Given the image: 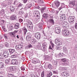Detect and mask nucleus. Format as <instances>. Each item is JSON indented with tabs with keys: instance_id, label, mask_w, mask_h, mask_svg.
Listing matches in <instances>:
<instances>
[{
	"instance_id": "6e6552de",
	"label": "nucleus",
	"mask_w": 77,
	"mask_h": 77,
	"mask_svg": "<svg viewBox=\"0 0 77 77\" xmlns=\"http://www.w3.org/2000/svg\"><path fill=\"white\" fill-rule=\"evenodd\" d=\"M23 47V44H21L19 45H18L16 46V48L17 49H21Z\"/></svg>"
},
{
	"instance_id": "37998d69",
	"label": "nucleus",
	"mask_w": 77,
	"mask_h": 77,
	"mask_svg": "<svg viewBox=\"0 0 77 77\" xmlns=\"http://www.w3.org/2000/svg\"><path fill=\"white\" fill-rule=\"evenodd\" d=\"M60 40H59L58 39H56L55 41V44L57 45H58V42Z\"/></svg>"
},
{
	"instance_id": "dca6fc26",
	"label": "nucleus",
	"mask_w": 77,
	"mask_h": 77,
	"mask_svg": "<svg viewBox=\"0 0 77 77\" xmlns=\"http://www.w3.org/2000/svg\"><path fill=\"white\" fill-rule=\"evenodd\" d=\"M18 56V54L17 52H15V54L11 56V58H15V57H17Z\"/></svg>"
},
{
	"instance_id": "13d9d810",
	"label": "nucleus",
	"mask_w": 77,
	"mask_h": 77,
	"mask_svg": "<svg viewBox=\"0 0 77 77\" xmlns=\"http://www.w3.org/2000/svg\"><path fill=\"white\" fill-rule=\"evenodd\" d=\"M75 29H76V30H77V22H76L75 23Z\"/></svg>"
},
{
	"instance_id": "864d4df0",
	"label": "nucleus",
	"mask_w": 77,
	"mask_h": 77,
	"mask_svg": "<svg viewBox=\"0 0 77 77\" xmlns=\"http://www.w3.org/2000/svg\"><path fill=\"white\" fill-rule=\"evenodd\" d=\"M38 2L39 3H40L41 4L44 3V2H43V0H38Z\"/></svg>"
},
{
	"instance_id": "bf43d9fd",
	"label": "nucleus",
	"mask_w": 77,
	"mask_h": 77,
	"mask_svg": "<svg viewBox=\"0 0 77 77\" xmlns=\"http://www.w3.org/2000/svg\"><path fill=\"white\" fill-rule=\"evenodd\" d=\"M4 36L5 39H8V37H7V35H6V34H4Z\"/></svg>"
},
{
	"instance_id": "4d7b16f0",
	"label": "nucleus",
	"mask_w": 77,
	"mask_h": 77,
	"mask_svg": "<svg viewBox=\"0 0 77 77\" xmlns=\"http://www.w3.org/2000/svg\"><path fill=\"white\" fill-rule=\"evenodd\" d=\"M21 70H23V71H24L25 70V68L24 66H22L21 67Z\"/></svg>"
},
{
	"instance_id": "4468645a",
	"label": "nucleus",
	"mask_w": 77,
	"mask_h": 77,
	"mask_svg": "<svg viewBox=\"0 0 77 77\" xmlns=\"http://www.w3.org/2000/svg\"><path fill=\"white\" fill-rule=\"evenodd\" d=\"M49 23L50 26H52L54 24V20L53 19H49Z\"/></svg>"
},
{
	"instance_id": "79ce46f5",
	"label": "nucleus",
	"mask_w": 77,
	"mask_h": 77,
	"mask_svg": "<svg viewBox=\"0 0 77 77\" xmlns=\"http://www.w3.org/2000/svg\"><path fill=\"white\" fill-rule=\"evenodd\" d=\"M29 26V27L30 29L31 30H33V25L32 26Z\"/></svg>"
},
{
	"instance_id": "b1692460",
	"label": "nucleus",
	"mask_w": 77,
	"mask_h": 77,
	"mask_svg": "<svg viewBox=\"0 0 77 77\" xmlns=\"http://www.w3.org/2000/svg\"><path fill=\"white\" fill-rule=\"evenodd\" d=\"M52 75V73L51 72H49L48 73V74L47 75V77H51V75Z\"/></svg>"
},
{
	"instance_id": "f8f14e48",
	"label": "nucleus",
	"mask_w": 77,
	"mask_h": 77,
	"mask_svg": "<svg viewBox=\"0 0 77 77\" xmlns=\"http://www.w3.org/2000/svg\"><path fill=\"white\" fill-rule=\"evenodd\" d=\"M40 14L39 12L38 11L35 10L33 12V15L35 16L39 15Z\"/></svg>"
},
{
	"instance_id": "f257e3e1",
	"label": "nucleus",
	"mask_w": 77,
	"mask_h": 77,
	"mask_svg": "<svg viewBox=\"0 0 77 77\" xmlns=\"http://www.w3.org/2000/svg\"><path fill=\"white\" fill-rule=\"evenodd\" d=\"M40 61L39 60L34 58L32 59V63L35 64V66H38L39 65Z\"/></svg>"
},
{
	"instance_id": "0e129e2a",
	"label": "nucleus",
	"mask_w": 77,
	"mask_h": 77,
	"mask_svg": "<svg viewBox=\"0 0 77 77\" xmlns=\"http://www.w3.org/2000/svg\"><path fill=\"white\" fill-rule=\"evenodd\" d=\"M36 16L38 19H40V16H39V15H37Z\"/></svg>"
},
{
	"instance_id": "1a4fd4ad",
	"label": "nucleus",
	"mask_w": 77,
	"mask_h": 77,
	"mask_svg": "<svg viewBox=\"0 0 77 77\" xmlns=\"http://www.w3.org/2000/svg\"><path fill=\"white\" fill-rule=\"evenodd\" d=\"M69 4V6L71 8H72L75 5V2L74 1L70 2Z\"/></svg>"
},
{
	"instance_id": "338daca9",
	"label": "nucleus",
	"mask_w": 77,
	"mask_h": 77,
	"mask_svg": "<svg viewBox=\"0 0 77 77\" xmlns=\"http://www.w3.org/2000/svg\"><path fill=\"white\" fill-rule=\"evenodd\" d=\"M58 63L57 62L55 61L54 63V65H57V64Z\"/></svg>"
},
{
	"instance_id": "3c124183",
	"label": "nucleus",
	"mask_w": 77,
	"mask_h": 77,
	"mask_svg": "<svg viewBox=\"0 0 77 77\" xmlns=\"http://www.w3.org/2000/svg\"><path fill=\"white\" fill-rule=\"evenodd\" d=\"M4 47V46L3 45H0V49L1 50Z\"/></svg>"
},
{
	"instance_id": "412c9836",
	"label": "nucleus",
	"mask_w": 77,
	"mask_h": 77,
	"mask_svg": "<svg viewBox=\"0 0 77 77\" xmlns=\"http://www.w3.org/2000/svg\"><path fill=\"white\" fill-rule=\"evenodd\" d=\"M61 61L62 62H63L64 63V65H67V63H66V61H67V60L66 59V58H63L61 59Z\"/></svg>"
},
{
	"instance_id": "bb28decb",
	"label": "nucleus",
	"mask_w": 77,
	"mask_h": 77,
	"mask_svg": "<svg viewBox=\"0 0 77 77\" xmlns=\"http://www.w3.org/2000/svg\"><path fill=\"white\" fill-rule=\"evenodd\" d=\"M63 73L65 77H68L69 75V74L67 73L66 72H63Z\"/></svg>"
},
{
	"instance_id": "4c0bfd02",
	"label": "nucleus",
	"mask_w": 77,
	"mask_h": 77,
	"mask_svg": "<svg viewBox=\"0 0 77 77\" xmlns=\"http://www.w3.org/2000/svg\"><path fill=\"white\" fill-rule=\"evenodd\" d=\"M31 42L32 44H36V41L35 40H31Z\"/></svg>"
},
{
	"instance_id": "2eb2a0df",
	"label": "nucleus",
	"mask_w": 77,
	"mask_h": 77,
	"mask_svg": "<svg viewBox=\"0 0 77 77\" xmlns=\"http://www.w3.org/2000/svg\"><path fill=\"white\" fill-rule=\"evenodd\" d=\"M54 4L55 5V6L57 7L58 8L59 6V5H60V2L59 1H56L55 2Z\"/></svg>"
},
{
	"instance_id": "20e7f679",
	"label": "nucleus",
	"mask_w": 77,
	"mask_h": 77,
	"mask_svg": "<svg viewBox=\"0 0 77 77\" xmlns=\"http://www.w3.org/2000/svg\"><path fill=\"white\" fill-rule=\"evenodd\" d=\"M9 55V53L8 51H5L4 52L3 56L5 58L8 57Z\"/></svg>"
},
{
	"instance_id": "2f4dec72",
	"label": "nucleus",
	"mask_w": 77,
	"mask_h": 77,
	"mask_svg": "<svg viewBox=\"0 0 77 77\" xmlns=\"http://www.w3.org/2000/svg\"><path fill=\"white\" fill-rule=\"evenodd\" d=\"M0 60L1 61H4V58H3V57L2 55H0Z\"/></svg>"
},
{
	"instance_id": "8fccbe9b",
	"label": "nucleus",
	"mask_w": 77,
	"mask_h": 77,
	"mask_svg": "<svg viewBox=\"0 0 77 77\" xmlns=\"http://www.w3.org/2000/svg\"><path fill=\"white\" fill-rule=\"evenodd\" d=\"M47 14H44L43 17V18H47Z\"/></svg>"
},
{
	"instance_id": "49530a36",
	"label": "nucleus",
	"mask_w": 77,
	"mask_h": 77,
	"mask_svg": "<svg viewBox=\"0 0 77 77\" xmlns=\"http://www.w3.org/2000/svg\"><path fill=\"white\" fill-rule=\"evenodd\" d=\"M59 69V70H61V71H63V70L64 68L62 67H60Z\"/></svg>"
},
{
	"instance_id": "473e14b6",
	"label": "nucleus",
	"mask_w": 77,
	"mask_h": 77,
	"mask_svg": "<svg viewBox=\"0 0 77 77\" xmlns=\"http://www.w3.org/2000/svg\"><path fill=\"white\" fill-rule=\"evenodd\" d=\"M37 48L39 50H41L42 49V48L41 47V45H39L37 46Z\"/></svg>"
},
{
	"instance_id": "9b49d317",
	"label": "nucleus",
	"mask_w": 77,
	"mask_h": 77,
	"mask_svg": "<svg viewBox=\"0 0 77 77\" xmlns=\"http://www.w3.org/2000/svg\"><path fill=\"white\" fill-rule=\"evenodd\" d=\"M18 61L17 60H12V63L13 65H17L18 64Z\"/></svg>"
},
{
	"instance_id": "6ab92c4d",
	"label": "nucleus",
	"mask_w": 77,
	"mask_h": 77,
	"mask_svg": "<svg viewBox=\"0 0 77 77\" xmlns=\"http://www.w3.org/2000/svg\"><path fill=\"white\" fill-rule=\"evenodd\" d=\"M8 50L11 54H12L14 53H15V51L14 49H8Z\"/></svg>"
},
{
	"instance_id": "ddd939ff",
	"label": "nucleus",
	"mask_w": 77,
	"mask_h": 77,
	"mask_svg": "<svg viewBox=\"0 0 77 77\" xmlns=\"http://www.w3.org/2000/svg\"><path fill=\"white\" fill-rule=\"evenodd\" d=\"M35 37L38 39H39L41 38V35L38 34V33H36L35 34Z\"/></svg>"
},
{
	"instance_id": "72a5a7b5",
	"label": "nucleus",
	"mask_w": 77,
	"mask_h": 77,
	"mask_svg": "<svg viewBox=\"0 0 77 77\" xmlns=\"http://www.w3.org/2000/svg\"><path fill=\"white\" fill-rule=\"evenodd\" d=\"M52 12L53 13H55L56 15H57V14H58V13H59V11H54V10H53Z\"/></svg>"
},
{
	"instance_id": "58836bf2",
	"label": "nucleus",
	"mask_w": 77,
	"mask_h": 77,
	"mask_svg": "<svg viewBox=\"0 0 77 77\" xmlns=\"http://www.w3.org/2000/svg\"><path fill=\"white\" fill-rule=\"evenodd\" d=\"M60 46H57L55 47V49L57 50H60Z\"/></svg>"
},
{
	"instance_id": "5fc2aeb1",
	"label": "nucleus",
	"mask_w": 77,
	"mask_h": 77,
	"mask_svg": "<svg viewBox=\"0 0 77 77\" xmlns=\"http://www.w3.org/2000/svg\"><path fill=\"white\" fill-rule=\"evenodd\" d=\"M63 27H68V26H67V25H65V23H63Z\"/></svg>"
},
{
	"instance_id": "0eeeda50",
	"label": "nucleus",
	"mask_w": 77,
	"mask_h": 77,
	"mask_svg": "<svg viewBox=\"0 0 77 77\" xmlns=\"http://www.w3.org/2000/svg\"><path fill=\"white\" fill-rule=\"evenodd\" d=\"M6 63H7L8 65H12V63H11V61L10 59H6L5 60Z\"/></svg>"
},
{
	"instance_id": "423d86ee",
	"label": "nucleus",
	"mask_w": 77,
	"mask_h": 77,
	"mask_svg": "<svg viewBox=\"0 0 77 77\" xmlns=\"http://www.w3.org/2000/svg\"><path fill=\"white\" fill-rule=\"evenodd\" d=\"M63 33L64 35H65V36H68V35H69V33H70L69 31L68 30H65Z\"/></svg>"
},
{
	"instance_id": "6e6d98bb",
	"label": "nucleus",
	"mask_w": 77,
	"mask_h": 77,
	"mask_svg": "<svg viewBox=\"0 0 77 77\" xmlns=\"http://www.w3.org/2000/svg\"><path fill=\"white\" fill-rule=\"evenodd\" d=\"M23 32H27V29L26 28H24Z\"/></svg>"
},
{
	"instance_id": "de8ad7c7",
	"label": "nucleus",
	"mask_w": 77,
	"mask_h": 77,
	"mask_svg": "<svg viewBox=\"0 0 77 77\" xmlns=\"http://www.w3.org/2000/svg\"><path fill=\"white\" fill-rule=\"evenodd\" d=\"M41 77H44V71H43L42 72Z\"/></svg>"
},
{
	"instance_id": "7ed1b4c3",
	"label": "nucleus",
	"mask_w": 77,
	"mask_h": 77,
	"mask_svg": "<svg viewBox=\"0 0 77 77\" xmlns=\"http://www.w3.org/2000/svg\"><path fill=\"white\" fill-rule=\"evenodd\" d=\"M32 38V34L29 32L28 33V35L26 36V39L27 41H30Z\"/></svg>"
},
{
	"instance_id": "09e8293b",
	"label": "nucleus",
	"mask_w": 77,
	"mask_h": 77,
	"mask_svg": "<svg viewBox=\"0 0 77 77\" xmlns=\"http://www.w3.org/2000/svg\"><path fill=\"white\" fill-rule=\"evenodd\" d=\"M27 6H28V8H30L32 6V4H29V5H27Z\"/></svg>"
},
{
	"instance_id": "a19ab883",
	"label": "nucleus",
	"mask_w": 77,
	"mask_h": 77,
	"mask_svg": "<svg viewBox=\"0 0 77 77\" xmlns=\"http://www.w3.org/2000/svg\"><path fill=\"white\" fill-rule=\"evenodd\" d=\"M5 45L6 47H8L9 44V43L7 42H5Z\"/></svg>"
},
{
	"instance_id": "7c9ffc66",
	"label": "nucleus",
	"mask_w": 77,
	"mask_h": 77,
	"mask_svg": "<svg viewBox=\"0 0 77 77\" xmlns=\"http://www.w3.org/2000/svg\"><path fill=\"white\" fill-rule=\"evenodd\" d=\"M63 56V54L60 53L59 54H58V57H62Z\"/></svg>"
},
{
	"instance_id": "f704fd0d",
	"label": "nucleus",
	"mask_w": 77,
	"mask_h": 77,
	"mask_svg": "<svg viewBox=\"0 0 77 77\" xmlns=\"http://www.w3.org/2000/svg\"><path fill=\"white\" fill-rule=\"evenodd\" d=\"M9 70L10 72H12L14 71V69L13 67H11L9 68Z\"/></svg>"
},
{
	"instance_id": "a878e982",
	"label": "nucleus",
	"mask_w": 77,
	"mask_h": 77,
	"mask_svg": "<svg viewBox=\"0 0 77 77\" xmlns=\"http://www.w3.org/2000/svg\"><path fill=\"white\" fill-rule=\"evenodd\" d=\"M63 51L64 53H68V49H67V48L65 47H63Z\"/></svg>"
},
{
	"instance_id": "aec40b11",
	"label": "nucleus",
	"mask_w": 77,
	"mask_h": 77,
	"mask_svg": "<svg viewBox=\"0 0 77 77\" xmlns=\"http://www.w3.org/2000/svg\"><path fill=\"white\" fill-rule=\"evenodd\" d=\"M11 20H17V17L15 15H13L11 17Z\"/></svg>"
},
{
	"instance_id": "e2e57ef3",
	"label": "nucleus",
	"mask_w": 77,
	"mask_h": 77,
	"mask_svg": "<svg viewBox=\"0 0 77 77\" xmlns=\"http://www.w3.org/2000/svg\"><path fill=\"white\" fill-rule=\"evenodd\" d=\"M49 49H51V50H54V49L53 48H52L50 45L49 46Z\"/></svg>"
},
{
	"instance_id": "69168bd1",
	"label": "nucleus",
	"mask_w": 77,
	"mask_h": 77,
	"mask_svg": "<svg viewBox=\"0 0 77 77\" xmlns=\"http://www.w3.org/2000/svg\"><path fill=\"white\" fill-rule=\"evenodd\" d=\"M23 2L24 3H26L27 2V0H23Z\"/></svg>"
},
{
	"instance_id": "680f3d73",
	"label": "nucleus",
	"mask_w": 77,
	"mask_h": 77,
	"mask_svg": "<svg viewBox=\"0 0 77 77\" xmlns=\"http://www.w3.org/2000/svg\"><path fill=\"white\" fill-rule=\"evenodd\" d=\"M51 44L52 48H54V44H53V43H51Z\"/></svg>"
},
{
	"instance_id": "c03bdc74",
	"label": "nucleus",
	"mask_w": 77,
	"mask_h": 77,
	"mask_svg": "<svg viewBox=\"0 0 77 77\" xmlns=\"http://www.w3.org/2000/svg\"><path fill=\"white\" fill-rule=\"evenodd\" d=\"M10 34L11 35H13L14 37H15V34L14 32H12L10 33Z\"/></svg>"
},
{
	"instance_id": "c9c22d12",
	"label": "nucleus",
	"mask_w": 77,
	"mask_h": 77,
	"mask_svg": "<svg viewBox=\"0 0 77 77\" xmlns=\"http://www.w3.org/2000/svg\"><path fill=\"white\" fill-rule=\"evenodd\" d=\"M8 77H14V74L9 73L8 75Z\"/></svg>"
},
{
	"instance_id": "f03ea898",
	"label": "nucleus",
	"mask_w": 77,
	"mask_h": 77,
	"mask_svg": "<svg viewBox=\"0 0 77 77\" xmlns=\"http://www.w3.org/2000/svg\"><path fill=\"white\" fill-rule=\"evenodd\" d=\"M74 17L70 16L69 18V21L71 23H72L74 22Z\"/></svg>"
},
{
	"instance_id": "e433bc0d",
	"label": "nucleus",
	"mask_w": 77,
	"mask_h": 77,
	"mask_svg": "<svg viewBox=\"0 0 77 77\" xmlns=\"http://www.w3.org/2000/svg\"><path fill=\"white\" fill-rule=\"evenodd\" d=\"M17 7H21V6H23V5L21 4V3H18L17 4Z\"/></svg>"
},
{
	"instance_id": "a211bd4d",
	"label": "nucleus",
	"mask_w": 77,
	"mask_h": 77,
	"mask_svg": "<svg viewBox=\"0 0 77 77\" xmlns=\"http://www.w3.org/2000/svg\"><path fill=\"white\" fill-rule=\"evenodd\" d=\"M10 9L11 12H14L15 9V6L11 5L10 6Z\"/></svg>"
},
{
	"instance_id": "c756f323",
	"label": "nucleus",
	"mask_w": 77,
	"mask_h": 77,
	"mask_svg": "<svg viewBox=\"0 0 77 77\" xmlns=\"http://www.w3.org/2000/svg\"><path fill=\"white\" fill-rule=\"evenodd\" d=\"M27 25H29V26H32L33 25V23L31 21L28 22L27 23Z\"/></svg>"
},
{
	"instance_id": "393cba45",
	"label": "nucleus",
	"mask_w": 77,
	"mask_h": 77,
	"mask_svg": "<svg viewBox=\"0 0 77 77\" xmlns=\"http://www.w3.org/2000/svg\"><path fill=\"white\" fill-rule=\"evenodd\" d=\"M8 28V29L9 30H12L13 29V26H12L10 25H8L7 26Z\"/></svg>"
},
{
	"instance_id": "f3484780",
	"label": "nucleus",
	"mask_w": 77,
	"mask_h": 77,
	"mask_svg": "<svg viewBox=\"0 0 77 77\" xmlns=\"http://www.w3.org/2000/svg\"><path fill=\"white\" fill-rule=\"evenodd\" d=\"M42 45L43 46V50L44 51H46L47 50V45L45 44H43Z\"/></svg>"
},
{
	"instance_id": "603ef678",
	"label": "nucleus",
	"mask_w": 77,
	"mask_h": 77,
	"mask_svg": "<svg viewBox=\"0 0 77 77\" xmlns=\"http://www.w3.org/2000/svg\"><path fill=\"white\" fill-rule=\"evenodd\" d=\"M19 14H20V15H22V14H23L24 13V11H20L19 12Z\"/></svg>"
},
{
	"instance_id": "774afa93",
	"label": "nucleus",
	"mask_w": 77,
	"mask_h": 77,
	"mask_svg": "<svg viewBox=\"0 0 77 77\" xmlns=\"http://www.w3.org/2000/svg\"><path fill=\"white\" fill-rule=\"evenodd\" d=\"M34 75V77H39V76H37V75Z\"/></svg>"
},
{
	"instance_id": "ea45409f",
	"label": "nucleus",
	"mask_w": 77,
	"mask_h": 77,
	"mask_svg": "<svg viewBox=\"0 0 77 77\" xmlns=\"http://www.w3.org/2000/svg\"><path fill=\"white\" fill-rule=\"evenodd\" d=\"M48 68L50 69H52V66L50 64H49L48 65Z\"/></svg>"
},
{
	"instance_id": "c85d7f7f",
	"label": "nucleus",
	"mask_w": 77,
	"mask_h": 77,
	"mask_svg": "<svg viewBox=\"0 0 77 77\" xmlns=\"http://www.w3.org/2000/svg\"><path fill=\"white\" fill-rule=\"evenodd\" d=\"M45 7L42 8L41 9V12L42 14H45L44 13H44V10H45Z\"/></svg>"
},
{
	"instance_id": "052dcab7",
	"label": "nucleus",
	"mask_w": 77,
	"mask_h": 77,
	"mask_svg": "<svg viewBox=\"0 0 77 77\" xmlns=\"http://www.w3.org/2000/svg\"><path fill=\"white\" fill-rule=\"evenodd\" d=\"M23 20L21 19H19V21L20 23H21L22 22H23Z\"/></svg>"
},
{
	"instance_id": "39448f33",
	"label": "nucleus",
	"mask_w": 77,
	"mask_h": 77,
	"mask_svg": "<svg viewBox=\"0 0 77 77\" xmlns=\"http://www.w3.org/2000/svg\"><path fill=\"white\" fill-rule=\"evenodd\" d=\"M55 32L56 33H59L60 32V27H55Z\"/></svg>"
},
{
	"instance_id": "4be33fe9",
	"label": "nucleus",
	"mask_w": 77,
	"mask_h": 77,
	"mask_svg": "<svg viewBox=\"0 0 77 77\" xmlns=\"http://www.w3.org/2000/svg\"><path fill=\"white\" fill-rule=\"evenodd\" d=\"M19 26L20 24H19L18 23H17L16 24H15L14 28L15 29H18L19 28Z\"/></svg>"
},
{
	"instance_id": "9d476101",
	"label": "nucleus",
	"mask_w": 77,
	"mask_h": 77,
	"mask_svg": "<svg viewBox=\"0 0 77 77\" xmlns=\"http://www.w3.org/2000/svg\"><path fill=\"white\" fill-rule=\"evenodd\" d=\"M65 15L64 14H63L61 15L60 17V19L61 21H62V20H65Z\"/></svg>"
},
{
	"instance_id": "5701e85b",
	"label": "nucleus",
	"mask_w": 77,
	"mask_h": 77,
	"mask_svg": "<svg viewBox=\"0 0 77 77\" xmlns=\"http://www.w3.org/2000/svg\"><path fill=\"white\" fill-rule=\"evenodd\" d=\"M38 26L39 28H40V29H42V24L41 23H39L38 25Z\"/></svg>"
},
{
	"instance_id": "cd10ccee",
	"label": "nucleus",
	"mask_w": 77,
	"mask_h": 77,
	"mask_svg": "<svg viewBox=\"0 0 77 77\" xmlns=\"http://www.w3.org/2000/svg\"><path fill=\"white\" fill-rule=\"evenodd\" d=\"M4 67V64L3 62H0V68H3Z\"/></svg>"
},
{
	"instance_id": "a18cd8bd",
	"label": "nucleus",
	"mask_w": 77,
	"mask_h": 77,
	"mask_svg": "<svg viewBox=\"0 0 77 77\" xmlns=\"http://www.w3.org/2000/svg\"><path fill=\"white\" fill-rule=\"evenodd\" d=\"M62 44V43L61 41H60L58 43V45H61Z\"/></svg>"
}]
</instances>
